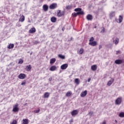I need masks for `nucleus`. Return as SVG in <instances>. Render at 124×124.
Masks as SVG:
<instances>
[{
	"instance_id": "ddd939ff",
	"label": "nucleus",
	"mask_w": 124,
	"mask_h": 124,
	"mask_svg": "<svg viewBox=\"0 0 124 124\" xmlns=\"http://www.w3.org/2000/svg\"><path fill=\"white\" fill-rule=\"evenodd\" d=\"M91 69L93 71H95L97 69V66L96 65H93L91 66Z\"/></svg>"
},
{
	"instance_id": "f8f14e48",
	"label": "nucleus",
	"mask_w": 124,
	"mask_h": 124,
	"mask_svg": "<svg viewBox=\"0 0 124 124\" xmlns=\"http://www.w3.org/2000/svg\"><path fill=\"white\" fill-rule=\"evenodd\" d=\"M78 112L77 110H74L71 112L72 116H76L78 114Z\"/></svg>"
},
{
	"instance_id": "6ab92c4d",
	"label": "nucleus",
	"mask_w": 124,
	"mask_h": 124,
	"mask_svg": "<svg viewBox=\"0 0 124 124\" xmlns=\"http://www.w3.org/2000/svg\"><path fill=\"white\" fill-rule=\"evenodd\" d=\"M19 22H24L25 21V16L24 15H22L19 20Z\"/></svg>"
},
{
	"instance_id": "2f4dec72",
	"label": "nucleus",
	"mask_w": 124,
	"mask_h": 124,
	"mask_svg": "<svg viewBox=\"0 0 124 124\" xmlns=\"http://www.w3.org/2000/svg\"><path fill=\"white\" fill-rule=\"evenodd\" d=\"M72 8V6L71 5H68L66 6V9H71Z\"/></svg>"
},
{
	"instance_id": "a211bd4d",
	"label": "nucleus",
	"mask_w": 124,
	"mask_h": 124,
	"mask_svg": "<svg viewBox=\"0 0 124 124\" xmlns=\"http://www.w3.org/2000/svg\"><path fill=\"white\" fill-rule=\"evenodd\" d=\"M27 71H31V64L26 66V68Z\"/></svg>"
},
{
	"instance_id": "2eb2a0df",
	"label": "nucleus",
	"mask_w": 124,
	"mask_h": 124,
	"mask_svg": "<svg viewBox=\"0 0 124 124\" xmlns=\"http://www.w3.org/2000/svg\"><path fill=\"white\" fill-rule=\"evenodd\" d=\"M50 20L52 23H56V22H57V18H56L55 16L52 17Z\"/></svg>"
},
{
	"instance_id": "49530a36",
	"label": "nucleus",
	"mask_w": 124,
	"mask_h": 124,
	"mask_svg": "<svg viewBox=\"0 0 124 124\" xmlns=\"http://www.w3.org/2000/svg\"><path fill=\"white\" fill-rule=\"evenodd\" d=\"M88 82H91V78H89L88 79Z\"/></svg>"
},
{
	"instance_id": "5701e85b",
	"label": "nucleus",
	"mask_w": 124,
	"mask_h": 124,
	"mask_svg": "<svg viewBox=\"0 0 124 124\" xmlns=\"http://www.w3.org/2000/svg\"><path fill=\"white\" fill-rule=\"evenodd\" d=\"M58 57L59 58H60V59H62V60H64V59H65V56L62 54H59Z\"/></svg>"
},
{
	"instance_id": "7ed1b4c3",
	"label": "nucleus",
	"mask_w": 124,
	"mask_h": 124,
	"mask_svg": "<svg viewBox=\"0 0 124 124\" xmlns=\"http://www.w3.org/2000/svg\"><path fill=\"white\" fill-rule=\"evenodd\" d=\"M18 77L19 79H25L26 78V75L25 74H20Z\"/></svg>"
},
{
	"instance_id": "e433bc0d",
	"label": "nucleus",
	"mask_w": 124,
	"mask_h": 124,
	"mask_svg": "<svg viewBox=\"0 0 124 124\" xmlns=\"http://www.w3.org/2000/svg\"><path fill=\"white\" fill-rule=\"evenodd\" d=\"M71 95V93L70 92H68L66 94V96H70Z\"/></svg>"
},
{
	"instance_id": "9d476101",
	"label": "nucleus",
	"mask_w": 124,
	"mask_h": 124,
	"mask_svg": "<svg viewBox=\"0 0 124 124\" xmlns=\"http://www.w3.org/2000/svg\"><path fill=\"white\" fill-rule=\"evenodd\" d=\"M35 31H36L35 28L34 27H33L31 29H30L29 32V33H34V32H35Z\"/></svg>"
},
{
	"instance_id": "c756f323",
	"label": "nucleus",
	"mask_w": 124,
	"mask_h": 124,
	"mask_svg": "<svg viewBox=\"0 0 124 124\" xmlns=\"http://www.w3.org/2000/svg\"><path fill=\"white\" fill-rule=\"evenodd\" d=\"M75 82L77 85H79V78H76L75 80Z\"/></svg>"
},
{
	"instance_id": "f03ea898",
	"label": "nucleus",
	"mask_w": 124,
	"mask_h": 124,
	"mask_svg": "<svg viewBox=\"0 0 124 124\" xmlns=\"http://www.w3.org/2000/svg\"><path fill=\"white\" fill-rule=\"evenodd\" d=\"M122 100H123V98H122V97H118L115 100V104H116V105H120V104L122 103Z\"/></svg>"
},
{
	"instance_id": "72a5a7b5",
	"label": "nucleus",
	"mask_w": 124,
	"mask_h": 124,
	"mask_svg": "<svg viewBox=\"0 0 124 124\" xmlns=\"http://www.w3.org/2000/svg\"><path fill=\"white\" fill-rule=\"evenodd\" d=\"M84 53V49L83 48H80L79 51V54H82Z\"/></svg>"
},
{
	"instance_id": "4be33fe9",
	"label": "nucleus",
	"mask_w": 124,
	"mask_h": 124,
	"mask_svg": "<svg viewBox=\"0 0 124 124\" xmlns=\"http://www.w3.org/2000/svg\"><path fill=\"white\" fill-rule=\"evenodd\" d=\"M7 48L8 49H12L13 48H14V44H11L9 45L8 46Z\"/></svg>"
},
{
	"instance_id": "20e7f679",
	"label": "nucleus",
	"mask_w": 124,
	"mask_h": 124,
	"mask_svg": "<svg viewBox=\"0 0 124 124\" xmlns=\"http://www.w3.org/2000/svg\"><path fill=\"white\" fill-rule=\"evenodd\" d=\"M68 67V64H67V63H65L62 65L61 66V69L64 70V69H66V68H67Z\"/></svg>"
},
{
	"instance_id": "f257e3e1",
	"label": "nucleus",
	"mask_w": 124,
	"mask_h": 124,
	"mask_svg": "<svg viewBox=\"0 0 124 124\" xmlns=\"http://www.w3.org/2000/svg\"><path fill=\"white\" fill-rule=\"evenodd\" d=\"M19 105L18 104H16L13 106V112H14L15 113H16L17 112H19V110H20V108H19Z\"/></svg>"
},
{
	"instance_id": "3c124183",
	"label": "nucleus",
	"mask_w": 124,
	"mask_h": 124,
	"mask_svg": "<svg viewBox=\"0 0 124 124\" xmlns=\"http://www.w3.org/2000/svg\"><path fill=\"white\" fill-rule=\"evenodd\" d=\"M25 105H27V104H25Z\"/></svg>"
},
{
	"instance_id": "de8ad7c7",
	"label": "nucleus",
	"mask_w": 124,
	"mask_h": 124,
	"mask_svg": "<svg viewBox=\"0 0 124 124\" xmlns=\"http://www.w3.org/2000/svg\"><path fill=\"white\" fill-rule=\"evenodd\" d=\"M49 81H52V78H49Z\"/></svg>"
},
{
	"instance_id": "6e6552de",
	"label": "nucleus",
	"mask_w": 124,
	"mask_h": 124,
	"mask_svg": "<svg viewBox=\"0 0 124 124\" xmlns=\"http://www.w3.org/2000/svg\"><path fill=\"white\" fill-rule=\"evenodd\" d=\"M89 45H91V46H96L97 43L96 41L90 42L89 43Z\"/></svg>"
},
{
	"instance_id": "9b49d317",
	"label": "nucleus",
	"mask_w": 124,
	"mask_h": 124,
	"mask_svg": "<svg viewBox=\"0 0 124 124\" xmlns=\"http://www.w3.org/2000/svg\"><path fill=\"white\" fill-rule=\"evenodd\" d=\"M63 14H64V12H61L60 10H59L57 13V15L59 17H62Z\"/></svg>"
},
{
	"instance_id": "39448f33",
	"label": "nucleus",
	"mask_w": 124,
	"mask_h": 124,
	"mask_svg": "<svg viewBox=\"0 0 124 124\" xmlns=\"http://www.w3.org/2000/svg\"><path fill=\"white\" fill-rule=\"evenodd\" d=\"M50 9H55L57 8V3H53L49 6Z\"/></svg>"
},
{
	"instance_id": "a18cd8bd",
	"label": "nucleus",
	"mask_w": 124,
	"mask_h": 124,
	"mask_svg": "<svg viewBox=\"0 0 124 124\" xmlns=\"http://www.w3.org/2000/svg\"><path fill=\"white\" fill-rule=\"evenodd\" d=\"M101 48H102V46L100 45V46H99V50H100V49H101Z\"/></svg>"
},
{
	"instance_id": "f704fd0d",
	"label": "nucleus",
	"mask_w": 124,
	"mask_h": 124,
	"mask_svg": "<svg viewBox=\"0 0 124 124\" xmlns=\"http://www.w3.org/2000/svg\"><path fill=\"white\" fill-rule=\"evenodd\" d=\"M72 16H73L74 17H76L78 14H77V13H74L72 14Z\"/></svg>"
},
{
	"instance_id": "8fccbe9b",
	"label": "nucleus",
	"mask_w": 124,
	"mask_h": 124,
	"mask_svg": "<svg viewBox=\"0 0 124 124\" xmlns=\"http://www.w3.org/2000/svg\"><path fill=\"white\" fill-rule=\"evenodd\" d=\"M71 123H73V120H71Z\"/></svg>"
},
{
	"instance_id": "37998d69",
	"label": "nucleus",
	"mask_w": 124,
	"mask_h": 124,
	"mask_svg": "<svg viewBox=\"0 0 124 124\" xmlns=\"http://www.w3.org/2000/svg\"><path fill=\"white\" fill-rule=\"evenodd\" d=\"M100 124H106V121H104L103 123H101Z\"/></svg>"
},
{
	"instance_id": "0eeeda50",
	"label": "nucleus",
	"mask_w": 124,
	"mask_h": 124,
	"mask_svg": "<svg viewBox=\"0 0 124 124\" xmlns=\"http://www.w3.org/2000/svg\"><path fill=\"white\" fill-rule=\"evenodd\" d=\"M87 93H88V91H87V90H85L80 93V96H81V97H84V96H86L87 95Z\"/></svg>"
},
{
	"instance_id": "473e14b6",
	"label": "nucleus",
	"mask_w": 124,
	"mask_h": 124,
	"mask_svg": "<svg viewBox=\"0 0 124 124\" xmlns=\"http://www.w3.org/2000/svg\"><path fill=\"white\" fill-rule=\"evenodd\" d=\"M23 62H24V61L22 59H19L18 63L22 64V63H23Z\"/></svg>"
},
{
	"instance_id": "1a4fd4ad",
	"label": "nucleus",
	"mask_w": 124,
	"mask_h": 124,
	"mask_svg": "<svg viewBox=\"0 0 124 124\" xmlns=\"http://www.w3.org/2000/svg\"><path fill=\"white\" fill-rule=\"evenodd\" d=\"M86 19L88 21H92L93 20V16H92V15H87V16H86Z\"/></svg>"
},
{
	"instance_id": "79ce46f5",
	"label": "nucleus",
	"mask_w": 124,
	"mask_h": 124,
	"mask_svg": "<svg viewBox=\"0 0 124 124\" xmlns=\"http://www.w3.org/2000/svg\"><path fill=\"white\" fill-rule=\"evenodd\" d=\"M21 85L22 86H24V85H26V82H23L21 83Z\"/></svg>"
},
{
	"instance_id": "393cba45",
	"label": "nucleus",
	"mask_w": 124,
	"mask_h": 124,
	"mask_svg": "<svg viewBox=\"0 0 124 124\" xmlns=\"http://www.w3.org/2000/svg\"><path fill=\"white\" fill-rule=\"evenodd\" d=\"M122 22H123V16H120L119 18V21H117V23H121Z\"/></svg>"
},
{
	"instance_id": "09e8293b",
	"label": "nucleus",
	"mask_w": 124,
	"mask_h": 124,
	"mask_svg": "<svg viewBox=\"0 0 124 124\" xmlns=\"http://www.w3.org/2000/svg\"><path fill=\"white\" fill-rule=\"evenodd\" d=\"M115 124H118V121H117V120H115Z\"/></svg>"
},
{
	"instance_id": "dca6fc26",
	"label": "nucleus",
	"mask_w": 124,
	"mask_h": 124,
	"mask_svg": "<svg viewBox=\"0 0 124 124\" xmlns=\"http://www.w3.org/2000/svg\"><path fill=\"white\" fill-rule=\"evenodd\" d=\"M56 69H57V67L55 65H53L50 68L49 70H50V71H55Z\"/></svg>"
},
{
	"instance_id": "c9c22d12",
	"label": "nucleus",
	"mask_w": 124,
	"mask_h": 124,
	"mask_svg": "<svg viewBox=\"0 0 124 124\" xmlns=\"http://www.w3.org/2000/svg\"><path fill=\"white\" fill-rule=\"evenodd\" d=\"M93 40H94V39L93 38V37H92L90 38L89 41L90 42H93Z\"/></svg>"
},
{
	"instance_id": "ea45409f",
	"label": "nucleus",
	"mask_w": 124,
	"mask_h": 124,
	"mask_svg": "<svg viewBox=\"0 0 124 124\" xmlns=\"http://www.w3.org/2000/svg\"><path fill=\"white\" fill-rule=\"evenodd\" d=\"M34 113H39V112H40V109L34 110Z\"/></svg>"
},
{
	"instance_id": "f3484780",
	"label": "nucleus",
	"mask_w": 124,
	"mask_h": 124,
	"mask_svg": "<svg viewBox=\"0 0 124 124\" xmlns=\"http://www.w3.org/2000/svg\"><path fill=\"white\" fill-rule=\"evenodd\" d=\"M44 98H48L49 96H50V93L48 92H46L44 93Z\"/></svg>"
},
{
	"instance_id": "4c0bfd02",
	"label": "nucleus",
	"mask_w": 124,
	"mask_h": 124,
	"mask_svg": "<svg viewBox=\"0 0 124 124\" xmlns=\"http://www.w3.org/2000/svg\"><path fill=\"white\" fill-rule=\"evenodd\" d=\"M93 112L90 111L89 112L88 115H89V116H93Z\"/></svg>"
},
{
	"instance_id": "412c9836",
	"label": "nucleus",
	"mask_w": 124,
	"mask_h": 124,
	"mask_svg": "<svg viewBox=\"0 0 124 124\" xmlns=\"http://www.w3.org/2000/svg\"><path fill=\"white\" fill-rule=\"evenodd\" d=\"M43 8L44 11H48V6L47 5H44Z\"/></svg>"
},
{
	"instance_id": "58836bf2",
	"label": "nucleus",
	"mask_w": 124,
	"mask_h": 124,
	"mask_svg": "<svg viewBox=\"0 0 124 124\" xmlns=\"http://www.w3.org/2000/svg\"><path fill=\"white\" fill-rule=\"evenodd\" d=\"M10 124H17V121L14 120Z\"/></svg>"
},
{
	"instance_id": "423d86ee",
	"label": "nucleus",
	"mask_w": 124,
	"mask_h": 124,
	"mask_svg": "<svg viewBox=\"0 0 124 124\" xmlns=\"http://www.w3.org/2000/svg\"><path fill=\"white\" fill-rule=\"evenodd\" d=\"M123 62L124 61L121 60H116L115 61V63H116V64H122Z\"/></svg>"
},
{
	"instance_id": "c85d7f7f",
	"label": "nucleus",
	"mask_w": 124,
	"mask_h": 124,
	"mask_svg": "<svg viewBox=\"0 0 124 124\" xmlns=\"http://www.w3.org/2000/svg\"><path fill=\"white\" fill-rule=\"evenodd\" d=\"M78 15H84V12L80 11L79 12H77Z\"/></svg>"
},
{
	"instance_id": "b1692460",
	"label": "nucleus",
	"mask_w": 124,
	"mask_h": 124,
	"mask_svg": "<svg viewBox=\"0 0 124 124\" xmlns=\"http://www.w3.org/2000/svg\"><path fill=\"white\" fill-rule=\"evenodd\" d=\"M109 17L110 18H113V17H115V12H112L109 14Z\"/></svg>"
},
{
	"instance_id": "c03bdc74",
	"label": "nucleus",
	"mask_w": 124,
	"mask_h": 124,
	"mask_svg": "<svg viewBox=\"0 0 124 124\" xmlns=\"http://www.w3.org/2000/svg\"><path fill=\"white\" fill-rule=\"evenodd\" d=\"M120 53H121V51H120V50L116 51V54H120Z\"/></svg>"
},
{
	"instance_id": "a878e982",
	"label": "nucleus",
	"mask_w": 124,
	"mask_h": 124,
	"mask_svg": "<svg viewBox=\"0 0 124 124\" xmlns=\"http://www.w3.org/2000/svg\"><path fill=\"white\" fill-rule=\"evenodd\" d=\"M113 43H115V45H117L119 43V38H116L115 40H113Z\"/></svg>"
},
{
	"instance_id": "4468645a",
	"label": "nucleus",
	"mask_w": 124,
	"mask_h": 124,
	"mask_svg": "<svg viewBox=\"0 0 124 124\" xmlns=\"http://www.w3.org/2000/svg\"><path fill=\"white\" fill-rule=\"evenodd\" d=\"M22 123V124H29V119H23Z\"/></svg>"
},
{
	"instance_id": "aec40b11",
	"label": "nucleus",
	"mask_w": 124,
	"mask_h": 124,
	"mask_svg": "<svg viewBox=\"0 0 124 124\" xmlns=\"http://www.w3.org/2000/svg\"><path fill=\"white\" fill-rule=\"evenodd\" d=\"M114 82V79L113 78L111 79L110 80H109L108 83L107 85L108 86H111L112 85V83Z\"/></svg>"
},
{
	"instance_id": "a19ab883",
	"label": "nucleus",
	"mask_w": 124,
	"mask_h": 124,
	"mask_svg": "<svg viewBox=\"0 0 124 124\" xmlns=\"http://www.w3.org/2000/svg\"><path fill=\"white\" fill-rule=\"evenodd\" d=\"M105 32V29H104V28H103V29L101 30V32H102V33H104Z\"/></svg>"
},
{
	"instance_id": "7c9ffc66",
	"label": "nucleus",
	"mask_w": 124,
	"mask_h": 124,
	"mask_svg": "<svg viewBox=\"0 0 124 124\" xmlns=\"http://www.w3.org/2000/svg\"><path fill=\"white\" fill-rule=\"evenodd\" d=\"M119 116L120 118H124V112H121Z\"/></svg>"
},
{
	"instance_id": "bb28decb",
	"label": "nucleus",
	"mask_w": 124,
	"mask_h": 124,
	"mask_svg": "<svg viewBox=\"0 0 124 124\" xmlns=\"http://www.w3.org/2000/svg\"><path fill=\"white\" fill-rule=\"evenodd\" d=\"M56 60L55 58L52 59L50 60V63H55V62H56Z\"/></svg>"
},
{
	"instance_id": "cd10ccee",
	"label": "nucleus",
	"mask_w": 124,
	"mask_h": 124,
	"mask_svg": "<svg viewBox=\"0 0 124 124\" xmlns=\"http://www.w3.org/2000/svg\"><path fill=\"white\" fill-rule=\"evenodd\" d=\"M75 11L76 12H79V11H82V8H78L75 9Z\"/></svg>"
}]
</instances>
